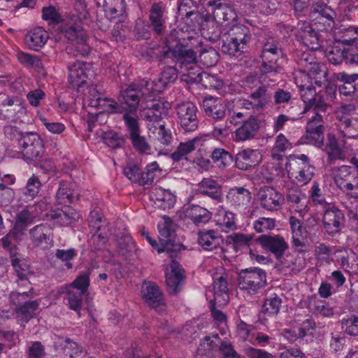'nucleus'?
<instances>
[{
	"mask_svg": "<svg viewBox=\"0 0 358 358\" xmlns=\"http://www.w3.org/2000/svg\"><path fill=\"white\" fill-rule=\"evenodd\" d=\"M310 159L304 154L290 155L287 158L285 169L289 178H292L308 162Z\"/></svg>",
	"mask_w": 358,
	"mask_h": 358,
	"instance_id": "79ce46f5",
	"label": "nucleus"
},
{
	"mask_svg": "<svg viewBox=\"0 0 358 358\" xmlns=\"http://www.w3.org/2000/svg\"><path fill=\"white\" fill-rule=\"evenodd\" d=\"M189 80L192 83H199L206 89L219 88L222 85V82L215 76L209 74L205 71H201L199 69H196L192 74L187 73Z\"/></svg>",
	"mask_w": 358,
	"mask_h": 358,
	"instance_id": "4c0bfd02",
	"label": "nucleus"
},
{
	"mask_svg": "<svg viewBox=\"0 0 358 358\" xmlns=\"http://www.w3.org/2000/svg\"><path fill=\"white\" fill-rule=\"evenodd\" d=\"M213 290L214 299L213 301L220 302L219 297L223 294L227 295L228 292V282L226 277L221 275L218 277H213Z\"/></svg>",
	"mask_w": 358,
	"mask_h": 358,
	"instance_id": "0e129e2a",
	"label": "nucleus"
},
{
	"mask_svg": "<svg viewBox=\"0 0 358 358\" xmlns=\"http://www.w3.org/2000/svg\"><path fill=\"white\" fill-rule=\"evenodd\" d=\"M102 139L106 145L113 149L121 148L125 143L123 136L113 130L104 131Z\"/></svg>",
	"mask_w": 358,
	"mask_h": 358,
	"instance_id": "bf43d9fd",
	"label": "nucleus"
},
{
	"mask_svg": "<svg viewBox=\"0 0 358 358\" xmlns=\"http://www.w3.org/2000/svg\"><path fill=\"white\" fill-rule=\"evenodd\" d=\"M251 199V192L244 187L231 188L226 196L227 203L234 209L241 212L248 208Z\"/></svg>",
	"mask_w": 358,
	"mask_h": 358,
	"instance_id": "a211bd4d",
	"label": "nucleus"
},
{
	"mask_svg": "<svg viewBox=\"0 0 358 358\" xmlns=\"http://www.w3.org/2000/svg\"><path fill=\"white\" fill-rule=\"evenodd\" d=\"M68 84L70 87L79 92L87 83L90 64L78 61L69 66Z\"/></svg>",
	"mask_w": 358,
	"mask_h": 358,
	"instance_id": "f3484780",
	"label": "nucleus"
},
{
	"mask_svg": "<svg viewBox=\"0 0 358 358\" xmlns=\"http://www.w3.org/2000/svg\"><path fill=\"white\" fill-rule=\"evenodd\" d=\"M252 236L241 233H235L227 237V242L233 245L235 250L238 251L243 247L249 245Z\"/></svg>",
	"mask_w": 358,
	"mask_h": 358,
	"instance_id": "338daca9",
	"label": "nucleus"
},
{
	"mask_svg": "<svg viewBox=\"0 0 358 358\" xmlns=\"http://www.w3.org/2000/svg\"><path fill=\"white\" fill-rule=\"evenodd\" d=\"M342 329L345 332L352 336H358V316L351 315L350 317H343L341 321Z\"/></svg>",
	"mask_w": 358,
	"mask_h": 358,
	"instance_id": "774afa93",
	"label": "nucleus"
},
{
	"mask_svg": "<svg viewBox=\"0 0 358 358\" xmlns=\"http://www.w3.org/2000/svg\"><path fill=\"white\" fill-rule=\"evenodd\" d=\"M266 284V274L262 268L254 267L238 273V285L241 290L250 295L257 294Z\"/></svg>",
	"mask_w": 358,
	"mask_h": 358,
	"instance_id": "7ed1b4c3",
	"label": "nucleus"
},
{
	"mask_svg": "<svg viewBox=\"0 0 358 358\" xmlns=\"http://www.w3.org/2000/svg\"><path fill=\"white\" fill-rule=\"evenodd\" d=\"M259 128L257 118L250 117L244 121L234 131L235 138L237 141H245L253 138Z\"/></svg>",
	"mask_w": 358,
	"mask_h": 358,
	"instance_id": "2f4dec72",
	"label": "nucleus"
},
{
	"mask_svg": "<svg viewBox=\"0 0 358 358\" xmlns=\"http://www.w3.org/2000/svg\"><path fill=\"white\" fill-rule=\"evenodd\" d=\"M48 32L38 27L31 29L24 37V43L27 48L34 51L41 50L49 38Z\"/></svg>",
	"mask_w": 358,
	"mask_h": 358,
	"instance_id": "a878e982",
	"label": "nucleus"
},
{
	"mask_svg": "<svg viewBox=\"0 0 358 358\" xmlns=\"http://www.w3.org/2000/svg\"><path fill=\"white\" fill-rule=\"evenodd\" d=\"M20 262L15 255L11 256V263L18 278V280L16 281L17 286L22 287L29 285L30 282L27 279L28 267L25 264H22Z\"/></svg>",
	"mask_w": 358,
	"mask_h": 358,
	"instance_id": "49530a36",
	"label": "nucleus"
},
{
	"mask_svg": "<svg viewBox=\"0 0 358 358\" xmlns=\"http://www.w3.org/2000/svg\"><path fill=\"white\" fill-rule=\"evenodd\" d=\"M105 15L110 20L119 18L117 22L122 21L126 8L124 0H103Z\"/></svg>",
	"mask_w": 358,
	"mask_h": 358,
	"instance_id": "c9c22d12",
	"label": "nucleus"
},
{
	"mask_svg": "<svg viewBox=\"0 0 358 358\" xmlns=\"http://www.w3.org/2000/svg\"><path fill=\"white\" fill-rule=\"evenodd\" d=\"M149 22L153 31L162 35L166 29L168 19L166 5L162 1L154 2L149 9Z\"/></svg>",
	"mask_w": 358,
	"mask_h": 358,
	"instance_id": "4468645a",
	"label": "nucleus"
},
{
	"mask_svg": "<svg viewBox=\"0 0 358 358\" xmlns=\"http://www.w3.org/2000/svg\"><path fill=\"white\" fill-rule=\"evenodd\" d=\"M48 219L52 220L55 224L65 227L80 218V214L74 209L66 208L65 210L57 209L50 210L45 214Z\"/></svg>",
	"mask_w": 358,
	"mask_h": 358,
	"instance_id": "cd10ccee",
	"label": "nucleus"
},
{
	"mask_svg": "<svg viewBox=\"0 0 358 358\" xmlns=\"http://www.w3.org/2000/svg\"><path fill=\"white\" fill-rule=\"evenodd\" d=\"M178 123L185 132L194 131L199 125L196 106L190 101L178 103L176 107Z\"/></svg>",
	"mask_w": 358,
	"mask_h": 358,
	"instance_id": "6e6552de",
	"label": "nucleus"
},
{
	"mask_svg": "<svg viewBox=\"0 0 358 358\" xmlns=\"http://www.w3.org/2000/svg\"><path fill=\"white\" fill-rule=\"evenodd\" d=\"M150 194L155 205L159 208L170 209L176 203V196L170 190L161 187H154Z\"/></svg>",
	"mask_w": 358,
	"mask_h": 358,
	"instance_id": "393cba45",
	"label": "nucleus"
},
{
	"mask_svg": "<svg viewBox=\"0 0 358 358\" xmlns=\"http://www.w3.org/2000/svg\"><path fill=\"white\" fill-rule=\"evenodd\" d=\"M286 201L289 210L303 217L308 211V198L300 189L293 187L287 189Z\"/></svg>",
	"mask_w": 358,
	"mask_h": 358,
	"instance_id": "412c9836",
	"label": "nucleus"
},
{
	"mask_svg": "<svg viewBox=\"0 0 358 358\" xmlns=\"http://www.w3.org/2000/svg\"><path fill=\"white\" fill-rule=\"evenodd\" d=\"M27 286L28 291H13L9 294V299L15 308L31 301L34 297L35 293L34 288L30 286V285Z\"/></svg>",
	"mask_w": 358,
	"mask_h": 358,
	"instance_id": "8fccbe9b",
	"label": "nucleus"
},
{
	"mask_svg": "<svg viewBox=\"0 0 358 358\" xmlns=\"http://www.w3.org/2000/svg\"><path fill=\"white\" fill-rule=\"evenodd\" d=\"M197 192L201 195L208 196L217 202L222 201L223 199L222 186L217 180L210 178H204L199 182Z\"/></svg>",
	"mask_w": 358,
	"mask_h": 358,
	"instance_id": "b1692460",
	"label": "nucleus"
},
{
	"mask_svg": "<svg viewBox=\"0 0 358 358\" xmlns=\"http://www.w3.org/2000/svg\"><path fill=\"white\" fill-rule=\"evenodd\" d=\"M324 131L322 130H310L306 129V134L304 136L306 144L314 145L317 148H322L324 146Z\"/></svg>",
	"mask_w": 358,
	"mask_h": 358,
	"instance_id": "e2e57ef3",
	"label": "nucleus"
},
{
	"mask_svg": "<svg viewBox=\"0 0 358 358\" xmlns=\"http://www.w3.org/2000/svg\"><path fill=\"white\" fill-rule=\"evenodd\" d=\"M66 289V299L69 309L74 310L78 315L80 314V310L83 306V296L82 292H78L67 287Z\"/></svg>",
	"mask_w": 358,
	"mask_h": 358,
	"instance_id": "de8ad7c7",
	"label": "nucleus"
},
{
	"mask_svg": "<svg viewBox=\"0 0 358 358\" xmlns=\"http://www.w3.org/2000/svg\"><path fill=\"white\" fill-rule=\"evenodd\" d=\"M204 139L201 136H196L192 139L185 142H180L176 150L171 153V158L175 162L181 160L189 161V155L196 150V156L192 162L196 163L199 166L209 169L212 166L211 161L208 158V152L204 145Z\"/></svg>",
	"mask_w": 358,
	"mask_h": 358,
	"instance_id": "f03ea898",
	"label": "nucleus"
},
{
	"mask_svg": "<svg viewBox=\"0 0 358 358\" xmlns=\"http://www.w3.org/2000/svg\"><path fill=\"white\" fill-rule=\"evenodd\" d=\"M38 307V301L31 300L22 306H19L17 308H15V311L22 321L27 322L35 317Z\"/></svg>",
	"mask_w": 358,
	"mask_h": 358,
	"instance_id": "a18cd8bd",
	"label": "nucleus"
},
{
	"mask_svg": "<svg viewBox=\"0 0 358 358\" xmlns=\"http://www.w3.org/2000/svg\"><path fill=\"white\" fill-rule=\"evenodd\" d=\"M157 227L161 245L171 250L173 237L174 236L172 220L168 216H164L162 221L158 223Z\"/></svg>",
	"mask_w": 358,
	"mask_h": 358,
	"instance_id": "72a5a7b5",
	"label": "nucleus"
},
{
	"mask_svg": "<svg viewBox=\"0 0 358 358\" xmlns=\"http://www.w3.org/2000/svg\"><path fill=\"white\" fill-rule=\"evenodd\" d=\"M221 242V236L215 230L203 229L198 233V243L205 250L211 251L219 248Z\"/></svg>",
	"mask_w": 358,
	"mask_h": 358,
	"instance_id": "f704fd0d",
	"label": "nucleus"
},
{
	"mask_svg": "<svg viewBox=\"0 0 358 358\" xmlns=\"http://www.w3.org/2000/svg\"><path fill=\"white\" fill-rule=\"evenodd\" d=\"M264 250L271 252L276 259H280L288 248L283 237L275 235H261L255 239Z\"/></svg>",
	"mask_w": 358,
	"mask_h": 358,
	"instance_id": "6ab92c4d",
	"label": "nucleus"
},
{
	"mask_svg": "<svg viewBox=\"0 0 358 358\" xmlns=\"http://www.w3.org/2000/svg\"><path fill=\"white\" fill-rule=\"evenodd\" d=\"M354 109L352 105L341 106L336 112V129L339 137L347 138H358V114L348 113Z\"/></svg>",
	"mask_w": 358,
	"mask_h": 358,
	"instance_id": "39448f33",
	"label": "nucleus"
},
{
	"mask_svg": "<svg viewBox=\"0 0 358 358\" xmlns=\"http://www.w3.org/2000/svg\"><path fill=\"white\" fill-rule=\"evenodd\" d=\"M143 300L152 308L158 312L163 311L166 307L164 294L159 287L153 282H145L142 286Z\"/></svg>",
	"mask_w": 358,
	"mask_h": 358,
	"instance_id": "9b49d317",
	"label": "nucleus"
},
{
	"mask_svg": "<svg viewBox=\"0 0 358 358\" xmlns=\"http://www.w3.org/2000/svg\"><path fill=\"white\" fill-rule=\"evenodd\" d=\"M282 299L276 294L267 297L263 305L262 312L268 316L276 315L280 310Z\"/></svg>",
	"mask_w": 358,
	"mask_h": 358,
	"instance_id": "6e6d98bb",
	"label": "nucleus"
},
{
	"mask_svg": "<svg viewBox=\"0 0 358 358\" xmlns=\"http://www.w3.org/2000/svg\"><path fill=\"white\" fill-rule=\"evenodd\" d=\"M168 108L165 103L155 101L148 108H143V115L146 121L159 124L162 115L166 114Z\"/></svg>",
	"mask_w": 358,
	"mask_h": 358,
	"instance_id": "ea45409f",
	"label": "nucleus"
},
{
	"mask_svg": "<svg viewBox=\"0 0 358 358\" xmlns=\"http://www.w3.org/2000/svg\"><path fill=\"white\" fill-rule=\"evenodd\" d=\"M327 141L324 146V151L330 161H336L343 159V152L338 145V139L334 134L329 133L327 136Z\"/></svg>",
	"mask_w": 358,
	"mask_h": 358,
	"instance_id": "37998d69",
	"label": "nucleus"
},
{
	"mask_svg": "<svg viewBox=\"0 0 358 358\" xmlns=\"http://www.w3.org/2000/svg\"><path fill=\"white\" fill-rule=\"evenodd\" d=\"M161 173L162 169L157 162L148 164L145 167V171L141 175V186L151 185L154 180L161 175Z\"/></svg>",
	"mask_w": 358,
	"mask_h": 358,
	"instance_id": "3c124183",
	"label": "nucleus"
},
{
	"mask_svg": "<svg viewBox=\"0 0 358 358\" xmlns=\"http://www.w3.org/2000/svg\"><path fill=\"white\" fill-rule=\"evenodd\" d=\"M42 19L48 21L49 24H58L64 22L62 15L53 6H45L42 8Z\"/></svg>",
	"mask_w": 358,
	"mask_h": 358,
	"instance_id": "69168bd1",
	"label": "nucleus"
},
{
	"mask_svg": "<svg viewBox=\"0 0 358 358\" xmlns=\"http://www.w3.org/2000/svg\"><path fill=\"white\" fill-rule=\"evenodd\" d=\"M122 114V120L129 136L141 131L136 112L123 111Z\"/></svg>",
	"mask_w": 358,
	"mask_h": 358,
	"instance_id": "13d9d810",
	"label": "nucleus"
},
{
	"mask_svg": "<svg viewBox=\"0 0 358 358\" xmlns=\"http://www.w3.org/2000/svg\"><path fill=\"white\" fill-rule=\"evenodd\" d=\"M292 148V143L282 134L277 136L274 146L271 151V156L273 159L280 160L282 158V153Z\"/></svg>",
	"mask_w": 358,
	"mask_h": 358,
	"instance_id": "603ef678",
	"label": "nucleus"
},
{
	"mask_svg": "<svg viewBox=\"0 0 358 358\" xmlns=\"http://www.w3.org/2000/svg\"><path fill=\"white\" fill-rule=\"evenodd\" d=\"M222 34L232 36L233 38H241L250 43L252 38L249 27L241 24L233 25L227 32Z\"/></svg>",
	"mask_w": 358,
	"mask_h": 358,
	"instance_id": "4d7b16f0",
	"label": "nucleus"
},
{
	"mask_svg": "<svg viewBox=\"0 0 358 358\" xmlns=\"http://www.w3.org/2000/svg\"><path fill=\"white\" fill-rule=\"evenodd\" d=\"M308 308L316 316H322L324 317H331L334 315V311L332 307H331L325 301H316L315 299L310 300Z\"/></svg>",
	"mask_w": 358,
	"mask_h": 358,
	"instance_id": "864d4df0",
	"label": "nucleus"
},
{
	"mask_svg": "<svg viewBox=\"0 0 358 358\" xmlns=\"http://www.w3.org/2000/svg\"><path fill=\"white\" fill-rule=\"evenodd\" d=\"M222 51L231 56H239L249 48L250 42L241 38H233L232 36L222 34Z\"/></svg>",
	"mask_w": 358,
	"mask_h": 358,
	"instance_id": "bb28decb",
	"label": "nucleus"
},
{
	"mask_svg": "<svg viewBox=\"0 0 358 358\" xmlns=\"http://www.w3.org/2000/svg\"><path fill=\"white\" fill-rule=\"evenodd\" d=\"M315 167L310 164V161L292 179L301 185L308 184L314 176Z\"/></svg>",
	"mask_w": 358,
	"mask_h": 358,
	"instance_id": "680f3d73",
	"label": "nucleus"
},
{
	"mask_svg": "<svg viewBox=\"0 0 358 358\" xmlns=\"http://www.w3.org/2000/svg\"><path fill=\"white\" fill-rule=\"evenodd\" d=\"M187 38L192 42L191 45L178 43L173 49L166 45L157 46L155 53L157 58L159 60H163L173 57L181 64L182 69H184L187 73L191 72L192 74L194 70L199 69L196 65L197 51L194 49V47L195 43L199 44V43L193 36H188Z\"/></svg>",
	"mask_w": 358,
	"mask_h": 358,
	"instance_id": "f257e3e1",
	"label": "nucleus"
},
{
	"mask_svg": "<svg viewBox=\"0 0 358 358\" xmlns=\"http://www.w3.org/2000/svg\"><path fill=\"white\" fill-rule=\"evenodd\" d=\"M31 244L34 248L47 250L53 245V232L46 224H38L29 230Z\"/></svg>",
	"mask_w": 358,
	"mask_h": 358,
	"instance_id": "dca6fc26",
	"label": "nucleus"
},
{
	"mask_svg": "<svg viewBox=\"0 0 358 358\" xmlns=\"http://www.w3.org/2000/svg\"><path fill=\"white\" fill-rule=\"evenodd\" d=\"M18 148L23 159L27 162L40 159L45 153L43 141L36 132H25Z\"/></svg>",
	"mask_w": 358,
	"mask_h": 358,
	"instance_id": "0eeeda50",
	"label": "nucleus"
},
{
	"mask_svg": "<svg viewBox=\"0 0 358 358\" xmlns=\"http://www.w3.org/2000/svg\"><path fill=\"white\" fill-rule=\"evenodd\" d=\"M334 180L349 198L358 199V173L353 166L342 165L334 170Z\"/></svg>",
	"mask_w": 358,
	"mask_h": 358,
	"instance_id": "20e7f679",
	"label": "nucleus"
},
{
	"mask_svg": "<svg viewBox=\"0 0 358 358\" xmlns=\"http://www.w3.org/2000/svg\"><path fill=\"white\" fill-rule=\"evenodd\" d=\"M238 15L233 0H227L216 7L204 13L201 17L203 22H216L222 26H228L237 20Z\"/></svg>",
	"mask_w": 358,
	"mask_h": 358,
	"instance_id": "423d86ee",
	"label": "nucleus"
},
{
	"mask_svg": "<svg viewBox=\"0 0 358 358\" xmlns=\"http://www.w3.org/2000/svg\"><path fill=\"white\" fill-rule=\"evenodd\" d=\"M297 64L301 69L310 71L317 69L320 64L317 62L315 55L312 51H304L298 55Z\"/></svg>",
	"mask_w": 358,
	"mask_h": 358,
	"instance_id": "09e8293b",
	"label": "nucleus"
},
{
	"mask_svg": "<svg viewBox=\"0 0 358 358\" xmlns=\"http://www.w3.org/2000/svg\"><path fill=\"white\" fill-rule=\"evenodd\" d=\"M55 198L58 204L68 206L78 199V194L72 189V185L70 182L62 180Z\"/></svg>",
	"mask_w": 358,
	"mask_h": 358,
	"instance_id": "58836bf2",
	"label": "nucleus"
},
{
	"mask_svg": "<svg viewBox=\"0 0 358 358\" xmlns=\"http://www.w3.org/2000/svg\"><path fill=\"white\" fill-rule=\"evenodd\" d=\"M316 16H326L328 20H330L329 19L336 18V13L326 3L322 1V0H317L310 12V18Z\"/></svg>",
	"mask_w": 358,
	"mask_h": 358,
	"instance_id": "5fc2aeb1",
	"label": "nucleus"
},
{
	"mask_svg": "<svg viewBox=\"0 0 358 358\" xmlns=\"http://www.w3.org/2000/svg\"><path fill=\"white\" fill-rule=\"evenodd\" d=\"M336 90L333 87H326L320 91L313 103V107L317 111L325 112L331 103L336 99Z\"/></svg>",
	"mask_w": 358,
	"mask_h": 358,
	"instance_id": "a19ab883",
	"label": "nucleus"
},
{
	"mask_svg": "<svg viewBox=\"0 0 358 358\" xmlns=\"http://www.w3.org/2000/svg\"><path fill=\"white\" fill-rule=\"evenodd\" d=\"M333 34L335 43L352 45L358 40V27L341 25L334 29Z\"/></svg>",
	"mask_w": 358,
	"mask_h": 358,
	"instance_id": "c756f323",
	"label": "nucleus"
},
{
	"mask_svg": "<svg viewBox=\"0 0 358 358\" xmlns=\"http://www.w3.org/2000/svg\"><path fill=\"white\" fill-rule=\"evenodd\" d=\"M184 214L185 217L189 219L196 226L203 225L212 218L210 211L206 208L194 204L185 208Z\"/></svg>",
	"mask_w": 358,
	"mask_h": 358,
	"instance_id": "c85d7f7f",
	"label": "nucleus"
},
{
	"mask_svg": "<svg viewBox=\"0 0 358 358\" xmlns=\"http://www.w3.org/2000/svg\"><path fill=\"white\" fill-rule=\"evenodd\" d=\"M143 93L139 85L132 83L120 92V101L127 106L124 111L137 112Z\"/></svg>",
	"mask_w": 358,
	"mask_h": 358,
	"instance_id": "4be33fe9",
	"label": "nucleus"
},
{
	"mask_svg": "<svg viewBox=\"0 0 358 358\" xmlns=\"http://www.w3.org/2000/svg\"><path fill=\"white\" fill-rule=\"evenodd\" d=\"M262 160V155L259 149L245 148L236 155L235 165L240 170L248 171L259 164Z\"/></svg>",
	"mask_w": 358,
	"mask_h": 358,
	"instance_id": "aec40b11",
	"label": "nucleus"
},
{
	"mask_svg": "<svg viewBox=\"0 0 358 358\" xmlns=\"http://www.w3.org/2000/svg\"><path fill=\"white\" fill-rule=\"evenodd\" d=\"M195 3L193 0H181L178 8V15L182 18L185 17L186 18H190L192 20H194L199 26H202L203 20L201 17L203 16L204 13H199L196 10Z\"/></svg>",
	"mask_w": 358,
	"mask_h": 358,
	"instance_id": "e433bc0d",
	"label": "nucleus"
},
{
	"mask_svg": "<svg viewBox=\"0 0 358 358\" xmlns=\"http://www.w3.org/2000/svg\"><path fill=\"white\" fill-rule=\"evenodd\" d=\"M271 95L268 92V86L261 85L253 91L248 99L242 100L241 108L253 111H260L269 104Z\"/></svg>",
	"mask_w": 358,
	"mask_h": 358,
	"instance_id": "9d476101",
	"label": "nucleus"
},
{
	"mask_svg": "<svg viewBox=\"0 0 358 358\" xmlns=\"http://www.w3.org/2000/svg\"><path fill=\"white\" fill-rule=\"evenodd\" d=\"M322 223L325 231L334 236L341 231L345 223L343 212L334 204H329L324 208Z\"/></svg>",
	"mask_w": 358,
	"mask_h": 358,
	"instance_id": "1a4fd4ad",
	"label": "nucleus"
},
{
	"mask_svg": "<svg viewBox=\"0 0 358 358\" xmlns=\"http://www.w3.org/2000/svg\"><path fill=\"white\" fill-rule=\"evenodd\" d=\"M202 107L206 115L215 120H221L226 115V105L220 98L206 96L203 100Z\"/></svg>",
	"mask_w": 358,
	"mask_h": 358,
	"instance_id": "5701e85b",
	"label": "nucleus"
},
{
	"mask_svg": "<svg viewBox=\"0 0 358 358\" xmlns=\"http://www.w3.org/2000/svg\"><path fill=\"white\" fill-rule=\"evenodd\" d=\"M282 52H277L274 54L268 52L261 54L262 62L259 71L262 73V78L267 74L276 73L280 70L281 66L279 61L282 59Z\"/></svg>",
	"mask_w": 358,
	"mask_h": 358,
	"instance_id": "7c9ffc66",
	"label": "nucleus"
},
{
	"mask_svg": "<svg viewBox=\"0 0 358 358\" xmlns=\"http://www.w3.org/2000/svg\"><path fill=\"white\" fill-rule=\"evenodd\" d=\"M214 221L222 231L227 232L236 229L235 214L223 206H219L214 215Z\"/></svg>",
	"mask_w": 358,
	"mask_h": 358,
	"instance_id": "473e14b6",
	"label": "nucleus"
},
{
	"mask_svg": "<svg viewBox=\"0 0 358 358\" xmlns=\"http://www.w3.org/2000/svg\"><path fill=\"white\" fill-rule=\"evenodd\" d=\"M62 32L70 41L83 43L85 41L86 34L82 27L80 17L76 15H70L66 17L62 27Z\"/></svg>",
	"mask_w": 358,
	"mask_h": 358,
	"instance_id": "2eb2a0df",
	"label": "nucleus"
},
{
	"mask_svg": "<svg viewBox=\"0 0 358 358\" xmlns=\"http://www.w3.org/2000/svg\"><path fill=\"white\" fill-rule=\"evenodd\" d=\"M185 280V271L176 261H171L169 269L166 273V283L167 292L172 295H176L182 289Z\"/></svg>",
	"mask_w": 358,
	"mask_h": 358,
	"instance_id": "f8f14e48",
	"label": "nucleus"
},
{
	"mask_svg": "<svg viewBox=\"0 0 358 358\" xmlns=\"http://www.w3.org/2000/svg\"><path fill=\"white\" fill-rule=\"evenodd\" d=\"M214 163L219 167H226L232 162V155L223 148H215L210 155Z\"/></svg>",
	"mask_w": 358,
	"mask_h": 358,
	"instance_id": "052dcab7",
	"label": "nucleus"
},
{
	"mask_svg": "<svg viewBox=\"0 0 358 358\" xmlns=\"http://www.w3.org/2000/svg\"><path fill=\"white\" fill-rule=\"evenodd\" d=\"M260 206L268 211H275L281 208L284 197L275 188L270 186L261 187L257 192Z\"/></svg>",
	"mask_w": 358,
	"mask_h": 358,
	"instance_id": "ddd939ff",
	"label": "nucleus"
},
{
	"mask_svg": "<svg viewBox=\"0 0 358 358\" xmlns=\"http://www.w3.org/2000/svg\"><path fill=\"white\" fill-rule=\"evenodd\" d=\"M16 56L19 62L25 67L33 69L38 73L43 70V64L38 56L22 51L17 52Z\"/></svg>",
	"mask_w": 358,
	"mask_h": 358,
	"instance_id": "c03bdc74",
	"label": "nucleus"
}]
</instances>
